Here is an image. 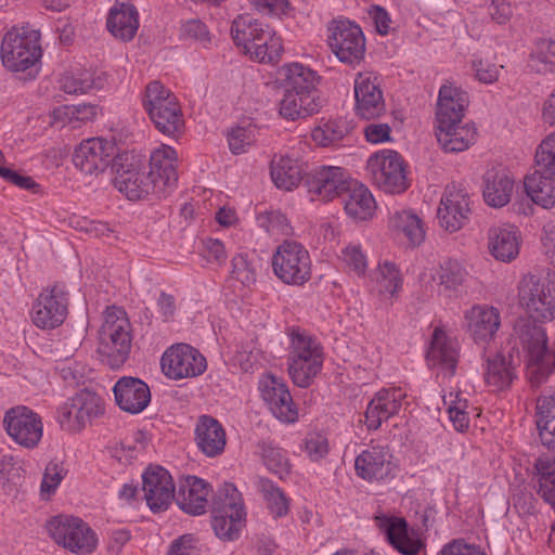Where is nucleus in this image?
I'll use <instances>...</instances> for the list:
<instances>
[{
  "label": "nucleus",
  "mask_w": 555,
  "mask_h": 555,
  "mask_svg": "<svg viewBox=\"0 0 555 555\" xmlns=\"http://www.w3.org/2000/svg\"><path fill=\"white\" fill-rule=\"evenodd\" d=\"M518 298L530 318L518 319L514 334L526 352L529 380L539 386L555 370V340L548 344L545 330L534 321L555 319V280L527 274L518 284Z\"/></svg>",
  "instance_id": "obj_1"
},
{
  "label": "nucleus",
  "mask_w": 555,
  "mask_h": 555,
  "mask_svg": "<svg viewBox=\"0 0 555 555\" xmlns=\"http://www.w3.org/2000/svg\"><path fill=\"white\" fill-rule=\"evenodd\" d=\"M468 105V94L452 85H443L437 102V140L447 153L463 152L474 143L476 131L469 126H459Z\"/></svg>",
  "instance_id": "obj_2"
},
{
  "label": "nucleus",
  "mask_w": 555,
  "mask_h": 555,
  "mask_svg": "<svg viewBox=\"0 0 555 555\" xmlns=\"http://www.w3.org/2000/svg\"><path fill=\"white\" fill-rule=\"evenodd\" d=\"M231 36L236 47L242 48L251 59L275 63L281 57V38L268 25L248 15H240L232 22Z\"/></svg>",
  "instance_id": "obj_3"
},
{
  "label": "nucleus",
  "mask_w": 555,
  "mask_h": 555,
  "mask_svg": "<svg viewBox=\"0 0 555 555\" xmlns=\"http://www.w3.org/2000/svg\"><path fill=\"white\" fill-rule=\"evenodd\" d=\"M287 360L288 374L293 383L298 387L307 388L322 370V346L305 331L293 328Z\"/></svg>",
  "instance_id": "obj_4"
},
{
  "label": "nucleus",
  "mask_w": 555,
  "mask_h": 555,
  "mask_svg": "<svg viewBox=\"0 0 555 555\" xmlns=\"http://www.w3.org/2000/svg\"><path fill=\"white\" fill-rule=\"evenodd\" d=\"M142 104L155 128L167 137H176L184 126L176 95L157 80L145 87Z\"/></svg>",
  "instance_id": "obj_5"
},
{
  "label": "nucleus",
  "mask_w": 555,
  "mask_h": 555,
  "mask_svg": "<svg viewBox=\"0 0 555 555\" xmlns=\"http://www.w3.org/2000/svg\"><path fill=\"white\" fill-rule=\"evenodd\" d=\"M132 337L124 310L107 308L99 331V352L112 369L120 367L129 357Z\"/></svg>",
  "instance_id": "obj_6"
},
{
  "label": "nucleus",
  "mask_w": 555,
  "mask_h": 555,
  "mask_svg": "<svg viewBox=\"0 0 555 555\" xmlns=\"http://www.w3.org/2000/svg\"><path fill=\"white\" fill-rule=\"evenodd\" d=\"M38 30L21 28L4 35L1 43V60L3 65L12 72H26L33 69L41 59Z\"/></svg>",
  "instance_id": "obj_7"
},
{
  "label": "nucleus",
  "mask_w": 555,
  "mask_h": 555,
  "mask_svg": "<svg viewBox=\"0 0 555 555\" xmlns=\"http://www.w3.org/2000/svg\"><path fill=\"white\" fill-rule=\"evenodd\" d=\"M47 529L55 543L70 553L89 555L98 547L96 533L79 517L55 516L48 521Z\"/></svg>",
  "instance_id": "obj_8"
},
{
  "label": "nucleus",
  "mask_w": 555,
  "mask_h": 555,
  "mask_svg": "<svg viewBox=\"0 0 555 555\" xmlns=\"http://www.w3.org/2000/svg\"><path fill=\"white\" fill-rule=\"evenodd\" d=\"M272 269L284 284L301 286L312 274L309 251L302 244L285 240L272 256Z\"/></svg>",
  "instance_id": "obj_9"
},
{
  "label": "nucleus",
  "mask_w": 555,
  "mask_h": 555,
  "mask_svg": "<svg viewBox=\"0 0 555 555\" xmlns=\"http://www.w3.org/2000/svg\"><path fill=\"white\" fill-rule=\"evenodd\" d=\"M113 172L114 186L129 199H141L149 194L157 195L155 181L145 168H142L141 160L135 155L131 153L117 155L113 162Z\"/></svg>",
  "instance_id": "obj_10"
},
{
  "label": "nucleus",
  "mask_w": 555,
  "mask_h": 555,
  "mask_svg": "<svg viewBox=\"0 0 555 555\" xmlns=\"http://www.w3.org/2000/svg\"><path fill=\"white\" fill-rule=\"evenodd\" d=\"M405 168L402 156L393 150H383L373 154L366 165L373 183L391 194L402 193L408 189Z\"/></svg>",
  "instance_id": "obj_11"
},
{
  "label": "nucleus",
  "mask_w": 555,
  "mask_h": 555,
  "mask_svg": "<svg viewBox=\"0 0 555 555\" xmlns=\"http://www.w3.org/2000/svg\"><path fill=\"white\" fill-rule=\"evenodd\" d=\"M328 44L337 59L356 66L365 54V38L362 29L348 20L334 21L330 28Z\"/></svg>",
  "instance_id": "obj_12"
},
{
  "label": "nucleus",
  "mask_w": 555,
  "mask_h": 555,
  "mask_svg": "<svg viewBox=\"0 0 555 555\" xmlns=\"http://www.w3.org/2000/svg\"><path fill=\"white\" fill-rule=\"evenodd\" d=\"M206 367L205 357L189 344L172 345L162 357L164 374L176 380L199 376Z\"/></svg>",
  "instance_id": "obj_13"
},
{
  "label": "nucleus",
  "mask_w": 555,
  "mask_h": 555,
  "mask_svg": "<svg viewBox=\"0 0 555 555\" xmlns=\"http://www.w3.org/2000/svg\"><path fill=\"white\" fill-rule=\"evenodd\" d=\"M115 144L103 138H91L83 140L76 149L73 155V163L86 176L98 177L116 158Z\"/></svg>",
  "instance_id": "obj_14"
},
{
  "label": "nucleus",
  "mask_w": 555,
  "mask_h": 555,
  "mask_svg": "<svg viewBox=\"0 0 555 555\" xmlns=\"http://www.w3.org/2000/svg\"><path fill=\"white\" fill-rule=\"evenodd\" d=\"M3 425L8 435L24 448L37 447L42 438L41 417L27 406L18 405L7 411Z\"/></svg>",
  "instance_id": "obj_15"
},
{
  "label": "nucleus",
  "mask_w": 555,
  "mask_h": 555,
  "mask_svg": "<svg viewBox=\"0 0 555 555\" xmlns=\"http://www.w3.org/2000/svg\"><path fill=\"white\" fill-rule=\"evenodd\" d=\"M68 299L57 286L44 288L31 309L33 323L42 330L60 326L67 315Z\"/></svg>",
  "instance_id": "obj_16"
},
{
  "label": "nucleus",
  "mask_w": 555,
  "mask_h": 555,
  "mask_svg": "<svg viewBox=\"0 0 555 555\" xmlns=\"http://www.w3.org/2000/svg\"><path fill=\"white\" fill-rule=\"evenodd\" d=\"M142 489L147 506L153 513L168 509L175 495V485L168 470L150 466L142 475Z\"/></svg>",
  "instance_id": "obj_17"
},
{
  "label": "nucleus",
  "mask_w": 555,
  "mask_h": 555,
  "mask_svg": "<svg viewBox=\"0 0 555 555\" xmlns=\"http://www.w3.org/2000/svg\"><path fill=\"white\" fill-rule=\"evenodd\" d=\"M470 214L469 196L455 184L446 188L437 210L440 225L453 233L462 229Z\"/></svg>",
  "instance_id": "obj_18"
},
{
  "label": "nucleus",
  "mask_w": 555,
  "mask_h": 555,
  "mask_svg": "<svg viewBox=\"0 0 555 555\" xmlns=\"http://www.w3.org/2000/svg\"><path fill=\"white\" fill-rule=\"evenodd\" d=\"M177 153L168 145H162L152 152L149 175L155 181L157 196H167L177 185Z\"/></svg>",
  "instance_id": "obj_19"
},
{
  "label": "nucleus",
  "mask_w": 555,
  "mask_h": 555,
  "mask_svg": "<svg viewBox=\"0 0 555 555\" xmlns=\"http://www.w3.org/2000/svg\"><path fill=\"white\" fill-rule=\"evenodd\" d=\"M356 112L363 119L378 118L385 113L383 92L377 77L359 74L354 81Z\"/></svg>",
  "instance_id": "obj_20"
},
{
  "label": "nucleus",
  "mask_w": 555,
  "mask_h": 555,
  "mask_svg": "<svg viewBox=\"0 0 555 555\" xmlns=\"http://www.w3.org/2000/svg\"><path fill=\"white\" fill-rule=\"evenodd\" d=\"M117 405L125 412L138 414L151 401V391L145 382L132 376H124L117 380L114 388Z\"/></svg>",
  "instance_id": "obj_21"
},
{
  "label": "nucleus",
  "mask_w": 555,
  "mask_h": 555,
  "mask_svg": "<svg viewBox=\"0 0 555 555\" xmlns=\"http://www.w3.org/2000/svg\"><path fill=\"white\" fill-rule=\"evenodd\" d=\"M261 395L272 414L284 423H293L298 417L287 386L274 376L262 382Z\"/></svg>",
  "instance_id": "obj_22"
},
{
  "label": "nucleus",
  "mask_w": 555,
  "mask_h": 555,
  "mask_svg": "<svg viewBox=\"0 0 555 555\" xmlns=\"http://www.w3.org/2000/svg\"><path fill=\"white\" fill-rule=\"evenodd\" d=\"M405 393L400 388L379 390L367 404L365 424L369 430H376L382 423L399 413Z\"/></svg>",
  "instance_id": "obj_23"
},
{
  "label": "nucleus",
  "mask_w": 555,
  "mask_h": 555,
  "mask_svg": "<svg viewBox=\"0 0 555 555\" xmlns=\"http://www.w3.org/2000/svg\"><path fill=\"white\" fill-rule=\"evenodd\" d=\"M376 521L388 542L402 555H416L424 547L422 540L409 531L403 518L382 516L376 517Z\"/></svg>",
  "instance_id": "obj_24"
},
{
  "label": "nucleus",
  "mask_w": 555,
  "mask_h": 555,
  "mask_svg": "<svg viewBox=\"0 0 555 555\" xmlns=\"http://www.w3.org/2000/svg\"><path fill=\"white\" fill-rule=\"evenodd\" d=\"M351 178L340 167H323L306 180L308 192L324 201L340 197Z\"/></svg>",
  "instance_id": "obj_25"
},
{
  "label": "nucleus",
  "mask_w": 555,
  "mask_h": 555,
  "mask_svg": "<svg viewBox=\"0 0 555 555\" xmlns=\"http://www.w3.org/2000/svg\"><path fill=\"white\" fill-rule=\"evenodd\" d=\"M391 455L387 448L373 446L362 451L354 461V469L364 480H379L391 472Z\"/></svg>",
  "instance_id": "obj_26"
},
{
  "label": "nucleus",
  "mask_w": 555,
  "mask_h": 555,
  "mask_svg": "<svg viewBox=\"0 0 555 555\" xmlns=\"http://www.w3.org/2000/svg\"><path fill=\"white\" fill-rule=\"evenodd\" d=\"M514 191V179L502 167H493L483 175L482 195L485 202L494 208H501L511 201Z\"/></svg>",
  "instance_id": "obj_27"
},
{
  "label": "nucleus",
  "mask_w": 555,
  "mask_h": 555,
  "mask_svg": "<svg viewBox=\"0 0 555 555\" xmlns=\"http://www.w3.org/2000/svg\"><path fill=\"white\" fill-rule=\"evenodd\" d=\"M210 491L209 483L204 479L188 476L179 487L176 501L183 512L190 515H202L206 512Z\"/></svg>",
  "instance_id": "obj_28"
},
{
  "label": "nucleus",
  "mask_w": 555,
  "mask_h": 555,
  "mask_svg": "<svg viewBox=\"0 0 555 555\" xmlns=\"http://www.w3.org/2000/svg\"><path fill=\"white\" fill-rule=\"evenodd\" d=\"M465 319L475 341L491 339L501 325L499 309L486 305L474 306L466 312Z\"/></svg>",
  "instance_id": "obj_29"
},
{
  "label": "nucleus",
  "mask_w": 555,
  "mask_h": 555,
  "mask_svg": "<svg viewBox=\"0 0 555 555\" xmlns=\"http://www.w3.org/2000/svg\"><path fill=\"white\" fill-rule=\"evenodd\" d=\"M457 346L444 331L435 328L427 360L431 366H439L448 376H453L457 363Z\"/></svg>",
  "instance_id": "obj_30"
},
{
  "label": "nucleus",
  "mask_w": 555,
  "mask_h": 555,
  "mask_svg": "<svg viewBox=\"0 0 555 555\" xmlns=\"http://www.w3.org/2000/svg\"><path fill=\"white\" fill-rule=\"evenodd\" d=\"M195 439L199 450L209 457L221 454L227 439L222 425L212 416L202 415L195 428Z\"/></svg>",
  "instance_id": "obj_31"
},
{
  "label": "nucleus",
  "mask_w": 555,
  "mask_h": 555,
  "mask_svg": "<svg viewBox=\"0 0 555 555\" xmlns=\"http://www.w3.org/2000/svg\"><path fill=\"white\" fill-rule=\"evenodd\" d=\"M340 198L347 215L356 220H365L374 212L373 195L364 184L357 180L352 179L349 182Z\"/></svg>",
  "instance_id": "obj_32"
},
{
  "label": "nucleus",
  "mask_w": 555,
  "mask_h": 555,
  "mask_svg": "<svg viewBox=\"0 0 555 555\" xmlns=\"http://www.w3.org/2000/svg\"><path fill=\"white\" fill-rule=\"evenodd\" d=\"M489 249L501 261L508 262L519 253V234L514 225L495 227L489 231Z\"/></svg>",
  "instance_id": "obj_33"
},
{
  "label": "nucleus",
  "mask_w": 555,
  "mask_h": 555,
  "mask_svg": "<svg viewBox=\"0 0 555 555\" xmlns=\"http://www.w3.org/2000/svg\"><path fill=\"white\" fill-rule=\"evenodd\" d=\"M138 27V11L132 4L120 3L111 9L107 28L114 37L129 41L137 34Z\"/></svg>",
  "instance_id": "obj_34"
},
{
  "label": "nucleus",
  "mask_w": 555,
  "mask_h": 555,
  "mask_svg": "<svg viewBox=\"0 0 555 555\" xmlns=\"http://www.w3.org/2000/svg\"><path fill=\"white\" fill-rule=\"evenodd\" d=\"M321 106L320 99H314L312 95L305 96L285 89L280 102V114L286 119L295 120L318 113Z\"/></svg>",
  "instance_id": "obj_35"
},
{
  "label": "nucleus",
  "mask_w": 555,
  "mask_h": 555,
  "mask_svg": "<svg viewBox=\"0 0 555 555\" xmlns=\"http://www.w3.org/2000/svg\"><path fill=\"white\" fill-rule=\"evenodd\" d=\"M537 428L541 443L555 450V393L538 398Z\"/></svg>",
  "instance_id": "obj_36"
},
{
  "label": "nucleus",
  "mask_w": 555,
  "mask_h": 555,
  "mask_svg": "<svg viewBox=\"0 0 555 555\" xmlns=\"http://www.w3.org/2000/svg\"><path fill=\"white\" fill-rule=\"evenodd\" d=\"M553 181L555 179L535 170L525 177V191L537 205L543 208H552L555 206V185Z\"/></svg>",
  "instance_id": "obj_37"
},
{
  "label": "nucleus",
  "mask_w": 555,
  "mask_h": 555,
  "mask_svg": "<svg viewBox=\"0 0 555 555\" xmlns=\"http://www.w3.org/2000/svg\"><path fill=\"white\" fill-rule=\"evenodd\" d=\"M389 224L399 235L402 234L412 247L418 246L425 240L422 220L410 210L396 211L390 217Z\"/></svg>",
  "instance_id": "obj_38"
},
{
  "label": "nucleus",
  "mask_w": 555,
  "mask_h": 555,
  "mask_svg": "<svg viewBox=\"0 0 555 555\" xmlns=\"http://www.w3.org/2000/svg\"><path fill=\"white\" fill-rule=\"evenodd\" d=\"M319 79V76L312 69L302 64L294 63L286 68L285 89L305 96L312 95L314 99H320L317 89Z\"/></svg>",
  "instance_id": "obj_39"
},
{
  "label": "nucleus",
  "mask_w": 555,
  "mask_h": 555,
  "mask_svg": "<svg viewBox=\"0 0 555 555\" xmlns=\"http://www.w3.org/2000/svg\"><path fill=\"white\" fill-rule=\"evenodd\" d=\"M271 178L279 189L292 191L302 180V169L297 160L288 156L274 157L271 162Z\"/></svg>",
  "instance_id": "obj_40"
},
{
  "label": "nucleus",
  "mask_w": 555,
  "mask_h": 555,
  "mask_svg": "<svg viewBox=\"0 0 555 555\" xmlns=\"http://www.w3.org/2000/svg\"><path fill=\"white\" fill-rule=\"evenodd\" d=\"M515 377V367L509 359L502 354H495L487 360L485 382L492 390L499 391L508 388Z\"/></svg>",
  "instance_id": "obj_41"
},
{
  "label": "nucleus",
  "mask_w": 555,
  "mask_h": 555,
  "mask_svg": "<svg viewBox=\"0 0 555 555\" xmlns=\"http://www.w3.org/2000/svg\"><path fill=\"white\" fill-rule=\"evenodd\" d=\"M69 401L75 406V413L79 414L83 427L104 412L101 397L88 389L80 390Z\"/></svg>",
  "instance_id": "obj_42"
},
{
  "label": "nucleus",
  "mask_w": 555,
  "mask_h": 555,
  "mask_svg": "<svg viewBox=\"0 0 555 555\" xmlns=\"http://www.w3.org/2000/svg\"><path fill=\"white\" fill-rule=\"evenodd\" d=\"M61 89L68 94L86 93L94 88H102L101 78H94L87 69H76L65 73L61 80Z\"/></svg>",
  "instance_id": "obj_43"
},
{
  "label": "nucleus",
  "mask_w": 555,
  "mask_h": 555,
  "mask_svg": "<svg viewBox=\"0 0 555 555\" xmlns=\"http://www.w3.org/2000/svg\"><path fill=\"white\" fill-rule=\"evenodd\" d=\"M211 511L217 513L244 514L241 493L233 483L222 485L212 498Z\"/></svg>",
  "instance_id": "obj_44"
},
{
  "label": "nucleus",
  "mask_w": 555,
  "mask_h": 555,
  "mask_svg": "<svg viewBox=\"0 0 555 555\" xmlns=\"http://www.w3.org/2000/svg\"><path fill=\"white\" fill-rule=\"evenodd\" d=\"M258 489L263 494L268 508L274 517H282L288 512V501L282 490L271 480L260 478Z\"/></svg>",
  "instance_id": "obj_45"
},
{
  "label": "nucleus",
  "mask_w": 555,
  "mask_h": 555,
  "mask_svg": "<svg viewBox=\"0 0 555 555\" xmlns=\"http://www.w3.org/2000/svg\"><path fill=\"white\" fill-rule=\"evenodd\" d=\"M212 514V528L217 537L222 540H233L237 537L241 529L244 514L235 516L232 513H217L211 511Z\"/></svg>",
  "instance_id": "obj_46"
},
{
  "label": "nucleus",
  "mask_w": 555,
  "mask_h": 555,
  "mask_svg": "<svg viewBox=\"0 0 555 555\" xmlns=\"http://www.w3.org/2000/svg\"><path fill=\"white\" fill-rule=\"evenodd\" d=\"M465 278V269L459 262L450 260L440 266L433 280L446 289H456L464 283Z\"/></svg>",
  "instance_id": "obj_47"
},
{
  "label": "nucleus",
  "mask_w": 555,
  "mask_h": 555,
  "mask_svg": "<svg viewBox=\"0 0 555 555\" xmlns=\"http://www.w3.org/2000/svg\"><path fill=\"white\" fill-rule=\"evenodd\" d=\"M261 454L264 465L271 473L278 475L281 479L289 474L291 464L282 449L263 443Z\"/></svg>",
  "instance_id": "obj_48"
},
{
  "label": "nucleus",
  "mask_w": 555,
  "mask_h": 555,
  "mask_svg": "<svg viewBox=\"0 0 555 555\" xmlns=\"http://www.w3.org/2000/svg\"><path fill=\"white\" fill-rule=\"evenodd\" d=\"M535 162L538 171L555 179V132L541 142L535 153Z\"/></svg>",
  "instance_id": "obj_49"
},
{
  "label": "nucleus",
  "mask_w": 555,
  "mask_h": 555,
  "mask_svg": "<svg viewBox=\"0 0 555 555\" xmlns=\"http://www.w3.org/2000/svg\"><path fill=\"white\" fill-rule=\"evenodd\" d=\"M375 279L379 285V292L391 296L398 293L402 283L399 270L390 262H385L378 267Z\"/></svg>",
  "instance_id": "obj_50"
},
{
  "label": "nucleus",
  "mask_w": 555,
  "mask_h": 555,
  "mask_svg": "<svg viewBox=\"0 0 555 555\" xmlns=\"http://www.w3.org/2000/svg\"><path fill=\"white\" fill-rule=\"evenodd\" d=\"M66 474L67 470L65 469L63 463L55 461L49 462L46 466L40 487L41 493L49 495L54 493Z\"/></svg>",
  "instance_id": "obj_51"
},
{
  "label": "nucleus",
  "mask_w": 555,
  "mask_h": 555,
  "mask_svg": "<svg viewBox=\"0 0 555 555\" xmlns=\"http://www.w3.org/2000/svg\"><path fill=\"white\" fill-rule=\"evenodd\" d=\"M345 135V128L336 121H328L322 127L312 130V139L315 143L327 146L340 141Z\"/></svg>",
  "instance_id": "obj_52"
},
{
  "label": "nucleus",
  "mask_w": 555,
  "mask_h": 555,
  "mask_svg": "<svg viewBox=\"0 0 555 555\" xmlns=\"http://www.w3.org/2000/svg\"><path fill=\"white\" fill-rule=\"evenodd\" d=\"M232 276L245 286L256 282V269L246 255L240 254L232 259Z\"/></svg>",
  "instance_id": "obj_53"
},
{
  "label": "nucleus",
  "mask_w": 555,
  "mask_h": 555,
  "mask_svg": "<svg viewBox=\"0 0 555 555\" xmlns=\"http://www.w3.org/2000/svg\"><path fill=\"white\" fill-rule=\"evenodd\" d=\"M467 400L462 399L459 393L451 401L448 408L449 418L457 431H465L469 426V417L466 412Z\"/></svg>",
  "instance_id": "obj_54"
},
{
  "label": "nucleus",
  "mask_w": 555,
  "mask_h": 555,
  "mask_svg": "<svg viewBox=\"0 0 555 555\" xmlns=\"http://www.w3.org/2000/svg\"><path fill=\"white\" fill-rule=\"evenodd\" d=\"M534 468L538 482H542L544 489L547 488L555 480V455L540 456L534 464ZM546 493L550 495L548 489H546Z\"/></svg>",
  "instance_id": "obj_55"
},
{
  "label": "nucleus",
  "mask_w": 555,
  "mask_h": 555,
  "mask_svg": "<svg viewBox=\"0 0 555 555\" xmlns=\"http://www.w3.org/2000/svg\"><path fill=\"white\" fill-rule=\"evenodd\" d=\"M254 131L244 127L232 129L229 133V147L233 154H242L254 142Z\"/></svg>",
  "instance_id": "obj_56"
},
{
  "label": "nucleus",
  "mask_w": 555,
  "mask_h": 555,
  "mask_svg": "<svg viewBox=\"0 0 555 555\" xmlns=\"http://www.w3.org/2000/svg\"><path fill=\"white\" fill-rule=\"evenodd\" d=\"M59 423L64 430L70 433H79L85 428L82 423H80L79 414L75 413V406L70 401L59 410Z\"/></svg>",
  "instance_id": "obj_57"
},
{
  "label": "nucleus",
  "mask_w": 555,
  "mask_h": 555,
  "mask_svg": "<svg viewBox=\"0 0 555 555\" xmlns=\"http://www.w3.org/2000/svg\"><path fill=\"white\" fill-rule=\"evenodd\" d=\"M535 60L541 66L538 72H555V41L544 40L540 43Z\"/></svg>",
  "instance_id": "obj_58"
},
{
  "label": "nucleus",
  "mask_w": 555,
  "mask_h": 555,
  "mask_svg": "<svg viewBox=\"0 0 555 555\" xmlns=\"http://www.w3.org/2000/svg\"><path fill=\"white\" fill-rule=\"evenodd\" d=\"M343 259L347 267L357 274H363L366 269V257L359 246L350 245L343 250Z\"/></svg>",
  "instance_id": "obj_59"
},
{
  "label": "nucleus",
  "mask_w": 555,
  "mask_h": 555,
  "mask_svg": "<svg viewBox=\"0 0 555 555\" xmlns=\"http://www.w3.org/2000/svg\"><path fill=\"white\" fill-rule=\"evenodd\" d=\"M168 555H199L195 538L192 534H184L175 540Z\"/></svg>",
  "instance_id": "obj_60"
},
{
  "label": "nucleus",
  "mask_w": 555,
  "mask_h": 555,
  "mask_svg": "<svg viewBox=\"0 0 555 555\" xmlns=\"http://www.w3.org/2000/svg\"><path fill=\"white\" fill-rule=\"evenodd\" d=\"M0 478L14 485L21 478V466L12 455H3L0 460Z\"/></svg>",
  "instance_id": "obj_61"
},
{
  "label": "nucleus",
  "mask_w": 555,
  "mask_h": 555,
  "mask_svg": "<svg viewBox=\"0 0 555 555\" xmlns=\"http://www.w3.org/2000/svg\"><path fill=\"white\" fill-rule=\"evenodd\" d=\"M441 555H486L479 547L467 544L463 540H453L444 545Z\"/></svg>",
  "instance_id": "obj_62"
},
{
  "label": "nucleus",
  "mask_w": 555,
  "mask_h": 555,
  "mask_svg": "<svg viewBox=\"0 0 555 555\" xmlns=\"http://www.w3.org/2000/svg\"><path fill=\"white\" fill-rule=\"evenodd\" d=\"M306 450L311 460L318 461L328 452L327 440L322 435H312L306 440Z\"/></svg>",
  "instance_id": "obj_63"
},
{
  "label": "nucleus",
  "mask_w": 555,
  "mask_h": 555,
  "mask_svg": "<svg viewBox=\"0 0 555 555\" xmlns=\"http://www.w3.org/2000/svg\"><path fill=\"white\" fill-rule=\"evenodd\" d=\"M182 33L188 38L199 41L206 44L210 41L209 33L206 26L198 20H191L182 26Z\"/></svg>",
  "instance_id": "obj_64"
}]
</instances>
